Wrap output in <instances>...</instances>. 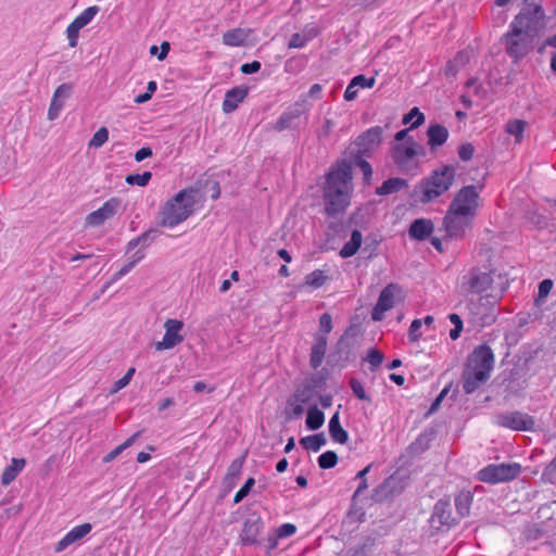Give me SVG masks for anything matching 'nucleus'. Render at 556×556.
Here are the masks:
<instances>
[{
	"mask_svg": "<svg viewBox=\"0 0 556 556\" xmlns=\"http://www.w3.org/2000/svg\"><path fill=\"white\" fill-rule=\"evenodd\" d=\"M405 292L400 285L390 283L384 287V313L403 303Z\"/></svg>",
	"mask_w": 556,
	"mask_h": 556,
	"instance_id": "nucleus-25",
	"label": "nucleus"
},
{
	"mask_svg": "<svg viewBox=\"0 0 556 556\" xmlns=\"http://www.w3.org/2000/svg\"><path fill=\"white\" fill-rule=\"evenodd\" d=\"M324 421L325 415L319 408H317V406L314 405L308 408L306 416V427L309 430L319 429L324 425Z\"/></svg>",
	"mask_w": 556,
	"mask_h": 556,
	"instance_id": "nucleus-37",
	"label": "nucleus"
},
{
	"mask_svg": "<svg viewBox=\"0 0 556 556\" xmlns=\"http://www.w3.org/2000/svg\"><path fill=\"white\" fill-rule=\"evenodd\" d=\"M72 89V84L67 83L60 85L55 89L48 110V119L54 121L59 117L64 106V101L70 97Z\"/></svg>",
	"mask_w": 556,
	"mask_h": 556,
	"instance_id": "nucleus-20",
	"label": "nucleus"
},
{
	"mask_svg": "<svg viewBox=\"0 0 556 556\" xmlns=\"http://www.w3.org/2000/svg\"><path fill=\"white\" fill-rule=\"evenodd\" d=\"M408 187V181L401 177L389 178L384 180V195L399 192Z\"/></svg>",
	"mask_w": 556,
	"mask_h": 556,
	"instance_id": "nucleus-44",
	"label": "nucleus"
},
{
	"mask_svg": "<svg viewBox=\"0 0 556 556\" xmlns=\"http://www.w3.org/2000/svg\"><path fill=\"white\" fill-rule=\"evenodd\" d=\"M184 327V323L178 319H167L164 324L165 334L163 340L155 344L157 351L173 349L184 341V337L179 333Z\"/></svg>",
	"mask_w": 556,
	"mask_h": 556,
	"instance_id": "nucleus-17",
	"label": "nucleus"
},
{
	"mask_svg": "<svg viewBox=\"0 0 556 556\" xmlns=\"http://www.w3.org/2000/svg\"><path fill=\"white\" fill-rule=\"evenodd\" d=\"M382 501V483L377 484L369 496L362 495V500L359 501V505H364V515L366 514V508L372 506L375 503H380Z\"/></svg>",
	"mask_w": 556,
	"mask_h": 556,
	"instance_id": "nucleus-41",
	"label": "nucleus"
},
{
	"mask_svg": "<svg viewBox=\"0 0 556 556\" xmlns=\"http://www.w3.org/2000/svg\"><path fill=\"white\" fill-rule=\"evenodd\" d=\"M472 504V494L470 491H460L455 497V506L460 517H466L470 513Z\"/></svg>",
	"mask_w": 556,
	"mask_h": 556,
	"instance_id": "nucleus-34",
	"label": "nucleus"
},
{
	"mask_svg": "<svg viewBox=\"0 0 556 556\" xmlns=\"http://www.w3.org/2000/svg\"><path fill=\"white\" fill-rule=\"evenodd\" d=\"M157 237V230L155 229H148L143 231L138 237L131 239L127 245H126V253L131 252L134 249H136L138 245H142L141 250L149 247L151 242H153Z\"/></svg>",
	"mask_w": 556,
	"mask_h": 556,
	"instance_id": "nucleus-31",
	"label": "nucleus"
},
{
	"mask_svg": "<svg viewBox=\"0 0 556 556\" xmlns=\"http://www.w3.org/2000/svg\"><path fill=\"white\" fill-rule=\"evenodd\" d=\"M134 374L135 368H129L127 372L124 375V377L114 382L113 392H117L121 389L125 388L129 383Z\"/></svg>",
	"mask_w": 556,
	"mask_h": 556,
	"instance_id": "nucleus-61",
	"label": "nucleus"
},
{
	"mask_svg": "<svg viewBox=\"0 0 556 556\" xmlns=\"http://www.w3.org/2000/svg\"><path fill=\"white\" fill-rule=\"evenodd\" d=\"M279 539L280 538L274 531L273 533L268 534V536L265 540H262V544H264L265 551L267 553L274 551L278 546Z\"/></svg>",
	"mask_w": 556,
	"mask_h": 556,
	"instance_id": "nucleus-63",
	"label": "nucleus"
},
{
	"mask_svg": "<svg viewBox=\"0 0 556 556\" xmlns=\"http://www.w3.org/2000/svg\"><path fill=\"white\" fill-rule=\"evenodd\" d=\"M475 153V147L470 142L463 143L458 148V156L462 161L468 162L472 159Z\"/></svg>",
	"mask_w": 556,
	"mask_h": 556,
	"instance_id": "nucleus-59",
	"label": "nucleus"
},
{
	"mask_svg": "<svg viewBox=\"0 0 556 556\" xmlns=\"http://www.w3.org/2000/svg\"><path fill=\"white\" fill-rule=\"evenodd\" d=\"M92 529L91 523L85 522L79 526L74 527L68 532L74 538V541L77 542L81 540L84 536H86Z\"/></svg>",
	"mask_w": 556,
	"mask_h": 556,
	"instance_id": "nucleus-53",
	"label": "nucleus"
},
{
	"mask_svg": "<svg viewBox=\"0 0 556 556\" xmlns=\"http://www.w3.org/2000/svg\"><path fill=\"white\" fill-rule=\"evenodd\" d=\"M99 10L100 9L97 5L89 7V8L85 9L78 16H76L73 22L77 26H80L81 28H84L86 25H88L94 18V16L98 14Z\"/></svg>",
	"mask_w": 556,
	"mask_h": 556,
	"instance_id": "nucleus-42",
	"label": "nucleus"
},
{
	"mask_svg": "<svg viewBox=\"0 0 556 556\" xmlns=\"http://www.w3.org/2000/svg\"><path fill=\"white\" fill-rule=\"evenodd\" d=\"M152 174L150 172H144L142 174H130L126 177V182L128 185H137L139 187H144L149 184Z\"/></svg>",
	"mask_w": 556,
	"mask_h": 556,
	"instance_id": "nucleus-49",
	"label": "nucleus"
},
{
	"mask_svg": "<svg viewBox=\"0 0 556 556\" xmlns=\"http://www.w3.org/2000/svg\"><path fill=\"white\" fill-rule=\"evenodd\" d=\"M421 325H422V321L420 319H414L412 321L409 330H408V337H409L410 341L415 342L421 337V333L419 331L421 328Z\"/></svg>",
	"mask_w": 556,
	"mask_h": 556,
	"instance_id": "nucleus-62",
	"label": "nucleus"
},
{
	"mask_svg": "<svg viewBox=\"0 0 556 556\" xmlns=\"http://www.w3.org/2000/svg\"><path fill=\"white\" fill-rule=\"evenodd\" d=\"M494 367V353L488 344H480L467 356L462 372L463 390L471 394L491 377Z\"/></svg>",
	"mask_w": 556,
	"mask_h": 556,
	"instance_id": "nucleus-2",
	"label": "nucleus"
},
{
	"mask_svg": "<svg viewBox=\"0 0 556 556\" xmlns=\"http://www.w3.org/2000/svg\"><path fill=\"white\" fill-rule=\"evenodd\" d=\"M109 139V130L106 127L99 128L91 140L89 141V147L100 148L102 147Z\"/></svg>",
	"mask_w": 556,
	"mask_h": 556,
	"instance_id": "nucleus-50",
	"label": "nucleus"
},
{
	"mask_svg": "<svg viewBox=\"0 0 556 556\" xmlns=\"http://www.w3.org/2000/svg\"><path fill=\"white\" fill-rule=\"evenodd\" d=\"M146 256L144 250H137L134 255L131 256V260L127 262L119 270H117L111 279V282H115L119 280L122 277L127 275L140 261H142Z\"/></svg>",
	"mask_w": 556,
	"mask_h": 556,
	"instance_id": "nucleus-36",
	"label": "nucleus"
},
{
	"mask_svg": "<svg viewBox=\"0 0 556 556\" xmlns=\"http://www.w3.org/2000/svg\"><path fill=\"white\" fill-rule=\"evenodd\" d=\"M248 96V89L244 87H233L228 90L223 101V111L228 114L233 112L239 103H241Z\"/></svg>",
	"mask_w": 556,
	"mask_h": 556,
	"instance_id": "nucleus-24",
	"label": "nucleus"
},
{
	"mask_svg": "<svg viewBox=\"0 0 556 556\" xmlns=\"http://www.w3.org/2000/svg\"><path fill=\"white\" fill-rule=\"evenodd\" d=\"M329 433L331 439L340 444H344L349 440L348 431L341 427L338 412L329 420Z\"/></svg>",
	"mask_w": 556,
	"mask_h": 556,
	"instance_id": "nucleus-29",
	"label": "nucleus"
},
{
	"mask_svg": "<svg viewBox=\"0 0 556 556\" xmlns=\"http://www.w3.org/2000/svg\"><path fill=\"white\" fill-rule=\"evenodd\" d=\"M245 40L244 31L241 28L227 30L223 35V43L229 47L243 46Z\"/></svg>",
	"mask_w": 556,
	"mask_h": 556,
	"instance_id": "nucleus-38",
	"label": "nucleus"
},
{
	"mask_svg": "<svg viewBox=\"0 0 556 556\" xmlns=\"http://www.w3.org/2000/svg\"><path fill=\"white\" fill-rule=\"evenodd\" d=\"M455 179V167L443 165L434 169L428 177L422 178L409 194L414 203H430L446 192Z\"/></svg>",
	"mask_w": 556,
	"mask_h": 556,
	"instance_id": "nucleus-3",
	"label": "nucleus"
},
{
	"mask_svg": "<svg viewBox=\"0 0 556 556\" xmlns=\"http://www.w3.org/2000/svg\"><path fill=\"white\" fill-rule=\"evenodd\" d=\"M433 229L434 225L431 219L417 218L410 224L408 235L412 239L424 241L430 237Z\"/></svg>",
	"mask_w": 556,
	"mask_h": 556,
	"instance_id": "nucleus-23",
	"label": "nucleus"
},
{
	"mask_svg": "<svg viewBox=\"0 0 556 556\" xmlns=\"http://www.w3.org/2000/svg\"><path fill=\"white\" fill-rule=\"evenodd\" d=\"M327 351V337L324 334H315V343L311 349L309 364L311 367L317 369L324 362Z\"/></svg>",
	"mask_w": 556,
	"mask_h": 556,
	"instance_id": "nucleus-26",
	"label": "nucleus"
},
{
	"mask_svg": "<svg viewBox=\"0 0 556 556\" xmlns=\"http://www.w3.org/2000/svg\"><path fill=\"white\" fill-rule=\"evenodd\" d=\"M317 462L321 469H331L338 463V455L333 451H326L318 457Z\"/></svg>",
	"mask_w": 556,
	"mask_h": 556,
	"instance_id": "nucleus-47",
	"label": "nucleus"
},
{
	"mask_svg": "<svg viewBox=\"0 0 556 556\" xmlns=\"http://www.w3.org/2000/svg\"><path fill=\"white\" fill-rule=\"evenodd\" d=\"M349 384H350V388L353 392V394L358 399V400H362V401H370V399L367 396L366 392H365V389L363 387V383L356 379V378H351L350 381H349Z\"/></svg>",
	"mask_w": 556,
	"mask_h": 556,
	"instance_id": "nucleus-52",
	"label": "nucleus"
},
{
	"mask_svg": "<svg viewBox=\"0 0 556 556\" xmlns=\"http://www.w3.org/2000/svg\"><path fill=\"white\" fill-rule=\"evenodd\" d=\"M382 128L380 126L371 127L359 135L344 152L343 156H370L378 147L381 139Z\"/></svg>",
	"mask_w": 556,
	"mask_h": 556,
	"instance_id": "nucleus-10",
	"label": "nucleus"
},
{
	"mask_svg": "<svg viewBox=\"0 0 556 556\" xmlns=\"http://www.w3.org/2000/svg\"><path fill=\"white\" fill-rule=\"evenodd\" d=\"M362 239H363L362 232L357 229L353 230V232L351 235V239L342 247V249L339 252V255L342 258H348V257L353 256L361 248Z\"/></svg>",
	"mask_w": 556,
	"mask_h": 556,
	"instance_id": "nucleus-33",
	"label": "nucleus"
},
{
	"mask_svg": "<svg viewBox=\"0 0 556 556\" xmlns=\"http://www.w3.org/2000/svg\"><path fill=\"white\" fill-rule=\"evenodd\" d=\"M26 465L25 458H12L11 465L7 466L1 475V484L7 486L12 483Z\"/></svg>",
	"mask_w": 556,
	"mask_h": 556,
	"instance_id": "nucleus-28",
	"label": "nucleus"
},
{
	"mask_svg": "<svg viewBox=\"0 0 556 556\" xmlns=\"http://www.w3.org/2000/svg\"><path fill=\"white\" fill-rule=\"evenodd\" d=\"M478 187L473 185L463 187L454 197L448 208L457 211L459 215L476 216L479 206Z\"/></svg>",
	"mask_w": 556,
	"mask_h": 556,
	"instance_id": "nucleus-11",
	"label": "nucleus"
},
{
	"mask_svg": "<svg viewBox=\"0 0 556 556\" xmlns=\"http://www.w3.org/2000/svg\"><path fill=\"white\" fill-rule=\"evenodd\" d=\"M409 470L406 468L396 469L384 480V500L400 495L408 485Z\"/></svg>",
	"mask_w": 556,
	"mask_h": 556,
	"instance_id": "nucleus-18",
	"label": "nucleus"
},
{
	"mask_svg": "<svg viewBox=\"0 0 556 556\" xmlns=\"http://www.w3.org/2000/svg\"><path fill=\"white\" fill-rule=\"evenodd\" d=\"M427 136L428 146L430 147V150L433 151L446 142L448 138V130L441 124H432L427 130Z\"/></svg>",
	"mask_w": 556,
	"mask_h": 556,
	"instance_id": "nucleus-27",
	"label": "nucleus"
},
{
	"mask_svg": "<svg viewBox=\"0 0 556 556\" xmlns=\"http://www.w3.org/2000/svg\"><path fill=\"white\" fill-rule=\"evenodd\" d=\"M332 330V317L329 313H324L319 317V333L326 336Z\"/></svg>",
	"mask_w": 556,
	"mask_h": 556,
	"instance_id": "nucleus-58",
	"label": "nucleus"
},
{
	"mask_svg": "<svg viewBox=\"0 0 556 556\" xmlns=\"http://www.w3.org/2000/svg\"><path fill=\"white\" fill-rule=\"evenodd\" d=\"M275 532L277 533V535L280 538V539H283V538H289V536H292L293 534H295L296 532V527L295 525L293 523H283L281 526H279Z\"/></svg>",
	"mask_w": 556,
	"mask_h": 556,
	"instance_id": "nucleus-60",
	"label": "nucleus"
},
{
	"mask_svg": "<svg viewBox=\"0 0 556 556\" xmlns=\"http://www.w3.org/2000/svg\"><path fill=\"white\" fill-rule=\"evenodd\" d=\"M414 122L410 125V128H418L425 123V115L419 111L417 106L413 108L407 114L403 116L402 124H409L412 121Z\"/></svg>",
	"mask_w": 556,
	"mask_h": 556,
	"instance_id": "nucleus-43",
	"label": "nucleus"
},
{
	"mask_svg": "<svg viewBox=\"0 0 556 556\" xmlns=\"http://www.w3.org/2000/svg\"><path fill=\"white\" fill-rule=\"evenodd\" d=\"M140 435V432L134 433L130 438H128L124 443L119 444L115 448H113L111 452H109L102 459L103 463L108 464L114 460L123 451L128 448L134 444L136 439Z\"/></svg>",
	"mask_w": 556,
	"mask_h": 556,
	"instance_id": "nucleus-39",
	"label": "nucleus"
},
{
	"mask_svg": "<svg viewBox=\"0 0 556 556\" xmlns=\"http://www.w3.org/2000/svg\"><path fill=\"white\" fill-rule=\"evenodd\" d=\"M321 378L312 376L299 386L293 394L295 402L308 403L316 394V390L320 387Z\"/></svg>",
	"mask_w": 556,
	"mask_h": 556,
	"instance_id": "nucleus-21",
	"label": "nucleus"
},
{
	"mask_svg": "<svg viewBox=\"0 0 556 556\" xmlns=\"http://www.w3.org/2000/svg\"><path fill=\"white\" fill-rule=\"evenodd\" d=\"M367 156L356 155V156H343L339 161H345L351 166V170L353 167H358L363 175L365 182H368L372 175L371 165L366 161Z\"/></svg>",
	"mask_w": 556,
	"mask_h": 556,
	"instance_id": "nucleus-30",
	"label": "nucleus"
},
{
	"mask_svg": "<svg viewBox=\"0 0 556 556\" xmlns=\"http://www.w3.org/2000/svg\"><path fill=\"white\" fill-rule=\"evenodd\" d=\"M264 529V521L257 513L250 514L243 521L242 529L239 535V542L243 546H258L262 545L260 535Z\"/></svg>",
	"mask_w": 556,
	"mask_h": 556,
	"instance_id": "nucleus-14",
	"label": "nucleus"
},
{
	"mask_svg": "<svg viewBox=\"0 0 556 556\" xmlns=\"http://www.w3.org/2000/svg\"><path fill=\"white\" fill-rule=\"evenodd\" d=\"M243 463L244 457H238L232 460L226 475V480L229 481V483H235V481L239 478Z\"/></svg>",
	"mask_w": 556,
	"mask_h": 556,
	"instance_id": "nucleus-46",
	"label": "nucleus"
},
{
	"mask_svg": "<svg viewBox=\"0 0 556 556\" xmlns=\"http://www.w3.org/2000/svg\"><path fill=\"white\" fill-rule=\"evenodd\" d=\"M472 218L471 215H459L457 211L448 208L443 219L447 237L463 238L466 230L471 227Z\"/></svg>",
	"mask_w": 556,
	"mask_h": 556,
	"instance_id": "nucleus-15",
	"label": "nucleus"
},
{
	"mask_svg": "<svg viewBox=\"0 0 556 556\" xmlns=\"http://www.w3.org/2000/svg\"><path fill=\"white\" fill-rule=\"evenodd\" d=\"M306 108L303 103L296 102L293 105L287 108L279 118L276 121L273 128L276 131H283L286 129L292 128L295 126V121L299 119L305 112Z\"/></svg>",
	"mask_w": 556,
	"mask_h": 556,
	"instance_id": "nucleus-19",
	"label": "nucleus"
},
{
	"mask_svg": "<svg viewBox=\"0 0 556 556\" xmlns=\"http://www.w3.org/2000/svg\"><path fill=\"white\" fill-rule=\"evenodd\" d=\"M356 87L371 88L375 85V77H366L361 74L352 78Z\"/></svg>",
	"mask_w": 556,
	"mask_h": 556,
	"instance_id": "nucleus-64",
	"label": "nucleus"
},
{
	"mask_svg": "<svg viewBox=\"0 0 556 556\" xmlns=\"http://www.w3.org/2000/svg\"><path fill=\"white\" fill-rule=\"evenodd\" d=\"M494 424L514 431H531L535 427L534 418L519 410L497 414Z\"/></svg>",
	"mask_w": 556,
	"mask_h": 556,
	"instance_id": "nucleus-12",
	"label": "nucleus"
},
{
	"mask_svg": "<svg viewBox=\"0 0 556 556\" xmlns=\"http://www.w3.org/2000/svg\"><path fill=\"white\" fill-rule=\"evenodd\" d=\"M353 173L345 161H337L326 173L323 185L325 213L337 217L345 213L353 192Z\"/></svg>",
	"mask_w": 556,
	"mask_h": 556,
	"instance_id": "nucleus-1",
	"label": "nucleus"
},
{
	"mask_svg": "<svg viewBox=\"0 0 556 556\" xmlns=\"http://www.w3.org/2000/svg\"><path fill=\"white\" fill-rule=\"evenodd\" d=\"M122 206V200L113 197L103 203L101 207L89 213L86 217V225L89 227H98L106 220L113 218Z\"/></svg>",
	"mask_w": 556,
	"mask_h": 556,
	"instance_id": "nucleus-16",
	"label": "nucleus"
},
{
	"mask_svg": "<svg viewBox=\"0 0 556 556\" xmlns=\"http://www.w3.org/2000/svg\"><path fill=\"white\" fill-rule=\"evenodd\" d=\"M368 489L367 479L359 480L358 486L351 498V508L349 510V517L362 522L364 520V505H359L362 495Z\"/></svg>",
	"mask_w": 556,
	"mask_h": 556,
	"instance_id": "nucleus-22",
	"label": "nucleus"
},
{
	"mask_svg": "<svg viewBox=\"0 0 556 556\" xmlns=\"http://www.w3.org/2000/svg\"><path fill=\"white\" fill-rule=\"evenodd\" d=\"M493 273L494 270H485L481 267L473 266L462 276L460 289L465 293L481 294L492 287Z\"/></svg>",
	"mask_w": 556,
	"mask_h": 556,
	"instance_id": "nucleus-9",
	"label": "nucleus"
},
{
	"mask_svg": "<svg viewBox=\"0 0 556 556\" xmlns=\"http://www.w3.org/2000/svg\"><path fill=\"white\" fill-rule=\"evenodd\" d=\"M527 1H525V7L510 24L536 38L546 27V16L540 4L528 3Z\"/></svg>",
	"mask_w": 556,
	"mask_h": 556,
	"instance_id": "nucleus-6",
	"label": "nucleus"
},
{
	"mask_svg": "<svg viewBox=\"0 0 556 556\" xmlns=\"http://www.w3.org/2000/svg\"><path fill=\"white\" fill-rule=\"evenodd\" d=\"M194 199L192 191L180 190L169 199L161 210L160 225L173 228L185 222L193 212Z\"/></svg>",
	"mask_w": 556,
	"mask_h": 556,
	"instance_id": "nucleus-4",
	"label": "nucleus"
},
{
	"mask_svg": "<svg viewBox=\"0 0 556 556\" xmlns=\"http://www.w3.org/2000/svg\"><path fill=\"white\" fill-rule=\"evenodd\" d=\"M80 26H77L74 22H72L66 28V36L68 39V46L71 48H75L78 43L79 30Z\"/></svg>",
	"mask_w": 556,
	"mask_h": 556,
	"instance_id": "nucleus-54",
	"label": "nucleus"
},
{
	"mask_svg": "<svg viewBox=\"0 0 556 556\" xmlns=\"http://www.w3.org/2000/svg\"><path fill=\"white\" fill-rule=\"evenodd\" d=\"M327 280L324 270L315 269L305 276V283L314 289L320 288Z\"/></svg>",
	"mask_w": 556,
	"mask_h": 556,
	"instance_id": "nucleus-45",
	"label": "nucleus"
},
{
	"mask_svg": "<svg viewBox=\"0 0 556 556\" xmlns=\"http://www.w3.org/2000/svg\"><path fill=\"white\" fill-rule=\"evenodd\" d=\"M471 321L478 327L492 325L496 316L493 307L490 305L489 296H480L476 300L471 299L467 302Z\"/></svg>",
	"mask_w": 556,
	"mask_h": 556,
	"instance_id": "nucleus-13",
	"label": "nucleus"
},
{
	"mask_svg": "<svg viewBox=\"0 0 556 556\" xmlns=\"http://www.w3.org/2000/svg\"><path fill=\"white\" fill-rule=\"evenodd\" d=\"M327 440L324 432L304 437L300 444L307 451L318 452L326 444Z\"/></svg>",
	"mask_w": 556,
	"mask_h": 556,
	"instance_id": "nucleus-35",
	"label": "nucleus"
},
{
	"mask_svg": "<svg viewBox=\"0 0 556 556\" xmlns=\"http://www.w3.org/2000/svg\"><path fill=\"white\" fill-rule=\"evenodd\" d=\"M433 517L438 518L442 526H451L454 519L451 516L450 502L446 500H439L434 505Z\"/></svg>",
	"mask_w": 556,
	"mask_h": 556,
	"instance_id": "nucleus-32",
	"label": "nucleus"
},
{
	"mask_svg": "<svg viewBox=\"0 0 556 556\" xmlns=\"http://www.w3.org/2000/svg\"><path fill=\"white\" fill-rule=\"evenodd\" d=\"M527 122L522 119H513L506 124V131L515 137L516 142H520L523 138Z\"/></svg>",
	"mask_w": 556,
	"mask_h": 556,
	"instance_id": "nucleus-40",
	"label": "nucleus"
},
{
	"mask_svg": "<svg viewBox=\"0 0 556 556\" xmlns=\"http://www.w3.org/2000/svg\"><path fill=\"white\" fill-rule=\"evenodd\" d=\"M521 472L518 463L490 464L477 472V479L489 484L508 482L516 479Z\"/></svg>",
	"mask_w": 556,
	"mask_h": 556,
	"instance_id": "nucleus-8",
	"label": "nucleus"
},
{
	"mask_svg": "<svg viewBox=\"0 0 556 556\" xmlns=\"http://www.w3.org/2000/svg\"><path fill=\"white\" fill-rule=\"evenodd\" d=\"M309 41V37H306L305 34L295 33L291 36L288 48L298 49L303 48Z\"/></svg>",
	"mask_w": 556,
	"mask_h": 556,
	"instance_id": "nucleus-57",
	"label": "nucleus"
},
{
	"mask_svg": "<svg viewBox=\"0 0 556 556\" xmlns=\"http://www.w3.org/2000/svg\"><path fill=\"white\" fill-rule=\"evenodd\" d=\"M554 282L552 279H544L539 283L538 296L534 300L535 306H540L541 303L548 296Z\"/></svg>",
	"mask_w": 556,
	"mask_h": 556,
	"instance_id": "nucleus-48",
	"label": "nucleus"
},
{
	"mask_svg": "<svg viewBox=\"0 0 556 556\" xmlns=\"http://www.w3.org/2000/svg\"><path fill=\"white\" fill-rule=\"evenodd\" d=\"M364 362L369 363L370 369L375 371L378 369L382 364V353H380L378 350L372 349L369 351L366 357L363 358Z\"/></svg>",
	"mask_w": 556,
	"mask_h": 556,
	"instance_id": "nucleus-51",
	"label": "nucleus"
},
{
	"mask_svg": "<svg viewBox=\"0 0 556 556\" xmlns=\"http://www.w3.org/2000/svg\"><path fill=\"white\" fill-rule=\"evenodd\" d=\"M542 478L549 483L556 482V454L549 464L544 468Z\"/></svg>",
	"mask_w": 556,
	"mask_h": 556,
	"instance_id": "nucleus-56",
	"label": "nucleus"
},
{
	"mask_svg": "<svg viewBox=\"0 0 556 556\" xmlns=\"http://www.w3.org/2000/svg\"><path fill=\"white\" fill-rule=\"evenodd\" d=\"M390 155L400 172L415 175L418 167V156H425V148L413 137H408L405 143H392Z\"/></svg>",
	"mask_w": 556,
	"mask_h": 556,
	"instance_id": "nucleus-5",
	"label": "nucleus"
},
{
	"mask_svg": "<svg viewBox=\"0 0 556 556\" xmlns=\"http://www.w3.org/2000/svg\"><path fill=\"white\" fill-rule=\"evenodd\" d=\"M255 484L254 478H249L244 484L240 488V490L236 493L233 497V503L238 504L240 503L248 494L250 493L251 489Z\"/></svg>",
	"mask_w": 556,
	"mask_h": 556,
	"instance_id": "nucleus-55",
	"label": "nucleus"
},
{
	"mask_svg": "<svg viewBox=\"0 0 556 556\" xmlns=\"http://www.w3.org/2000/svg\"><path fill=\"white\" fill-rule=\"evenodd\" d=\"M534 39L533 36L510 24L509 30L502 37V42L507 55L517 63L533 49Z\"/></svg>",
	"mask_w": 556,
	"mask_h": 556,
	"instance_id": "nucleus-7",
	"label": "nucleus"
}]
</instances>
